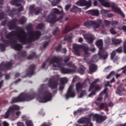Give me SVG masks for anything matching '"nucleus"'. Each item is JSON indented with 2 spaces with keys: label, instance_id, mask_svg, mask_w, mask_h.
I'll use <instances>...</instances> for the list:
<instances>
[{
  "label": "nucleus",
  "instance_id": "obj_1",
  "mask_svg": "<svg viewBox=\"0 0 126 126\" xmlns=\"http://www.w3.org/2000/svg\"><path fill=\"white\" fill-rule=\"evenodd\" d=\"M41 35V32H34L31 31L28 34L26 35V33L24 32L23 29H21L19 32H12L9 33L7 36V39H9L10 42H12L11 44V46L14 50L16 51H20L22 49V45L16 43V40H12V38L15 37L16 40L23 43V44H26L27 43H30L35 40H37Z\"/></svg>",
  "mask_w": 126,
  "mask_h": 126
},
{
  "label": "nucleus",
  "instance_id": "obj_2",
  "mask_svg": "<svg viewBox=\"0 0 126 126\" xmlns=\"http://www.w3.org/2000/svg\"><path fill=\"white\" fill-rule=\"evenodd\" d=\"M50 65L53 69H60V71L63 74L74 73L76 70V67L71 62L66 64L67 66L70 67V69L64 68V64H63L60 59L56 56H53L50 62Z\"/></svg>",
  "mask_w": 126,
  "mask_h": 126
},
{
  "label": "nucleus",
  "instance_id": "obj_3",
  "mask_svg": "<svg viewBox=\"0 0 126 126\" xmlns=\"http://www.w3.org/2000/svg\"><path fill=\"white\" fill-rule=\"evenodd\" d=\"M45 85H41L37 89V93L39 95L36 100L39 103H47L52 101L53 99V94L49 91H46Z\"/></svg>",
  "mask_w": 126,
  "mask_h": 126
},
{
  "label": "nucleus",
  "instance_id": "obj_4",
  "mask_svg": "<svg viewBox=\"0 0 126 126\" xmlns=\"http://www.w3.org/2000/svg\"><path fill=\"white\" fill-rule=\"evenodd\" d=\"M36 96V93L35 92H32L31 93H21L18 97H13L11 99V103H17V102H25L33 100Z\"/></svg>",
  "mask_w": 126,
  "mask_h": 126
},
{
  "label": "nucleus",
  "instance_id": "obj_5",
  "mask_svg": "<svg viewBox=\"0 0 126 126\" xmlns=\"http://www.w3.org/2000/svg\"><path fill=\"white\" fill-rule=\"evenodd\" d=\"M98 1L105 7H112L113 10H114L118 14H120L121 16L125 17V15L124 13L122 12L120 8H118V7L115 6V3L113 2H110V0H98Z\"/></svg>",
  "mask_w": 126,
  "mask_h": 126
},
{
  "label": "nucleus",
  "instance_id": "obj_6",
  "mask_svg": "<svg viewBox=\"0 0 126 126\" xmlns=\"http://www.w3.org/2000/svg\"><path fill=\"white\" fill-rule=\"evenodd\" d=\"M73 53L76 56H80V53H81V49H83L84 51V57H89L90 54L88 53V47L87 45L84 46H79L77 44H74L73 45Z\"/></svg>",
  "mask_w": 126,
  "mask_h": 126
},
{
  "label": "nucleus",
  "instance_id": "obj_7",
  "mask_svg": "<svg viewBox=\"0 0 126 126\" xmlns=\"http://www.w3.org/2000/svg\"><path fill=\"white\" fill-rule=\"evenodd\" d=\"M98 81H99V79H96L93 83L91 84L88 91L89 92H91V93L87 95L88 98L93 97V96L96 95V92H97V91H100V90H101V87H100L99 85H95V83L98 82Z\"/></svg>",
  "mask_w": 126,
  "mask_h": 126
},
{
  "label": "nucleus",
  "instance_id": "obj_8",
  "mask_svg": "<svg viewBox=\"0 0 126 126\" xmlns=\"http://www.w3.org/2000/svg\"><path fill=\"white\" fill-rule=\"evenodd\" d=\"M101 22H102L101 20L94 21H87V22H85L84 26L87 28H91V27L93 26L94 30H96L97 28H99V27L101 25Z\"/></svg>",
  "mask_w": 126,
  "mask_h": 126
},
{
  "label": "nucleus",
  "instance_id": "obj_9",
  "mask_svg": "<svg viewBox=\"0 0 126 126\" xmlns=\"http://www.w3.org/2000/svg\"><path fill=\"white\" fill-rule=\"evenodd\" d=\"M109 56V54L108 53H104V49H102L101 51H98V54L94 56L92 58V61L94 63H96L102 59V60H106L108 58Z\"/></svg>",
  "mask_w": 126,
  "mask_h": 126
},
{
  "label": "nucleus",
  "instance_id": "obj_10",
  "mask_svg": "<svg viewBox=\"0 0 126 126\" xmlns=\"http://www.w3.org/2000/svg\"><path fill=\"white\" fill-rule=\"evenodd\" d=\"M60 11L57 8H53L51 10L50 14L48 16L46 21L47 22L53 24L56 22V17L57 16L56 14H59Z\"/></svg>",
  "mask_w": 126,
  "mask_h": 126
},
{
  "label": "nucleus",
  "instance_id": "obj_11",
  "mask_svg": "<svg viewBox=\"0 0 126 126\" xmlns=\"http://www.w3.org/2000/svg\"><path fill=\"white\" fill-rule=\"evenodd\" d=\"M20 110V107L18 105H14L10 107L7 112L5 113V115L4 116L5 119H8L9 117H12L14 115V112L15 111Z\"/></svg>",
  "mask_w": 126,
  "mask_h": 126
},
{
  "label": "nucleus",
  "instance_id": "obj_12",
  "mask_svg": "<svg viewBox=\"0 0 126 126\" xmlns=\"http://www.w3.org/2000/svg\"><path fill=\"white\" fill-rule=\"evenodd\" d=\"M60 76L57 75L56 76H53L50 78L49 79V83L48 84V86L51 89H57L58 88V82L56 80L59 79Z\"/></svg>",
  "mask_w": 126,
  "mask_h": 126
},
{
  "label": "nucleus",
  "instance_id": "obj_13",
  "mask_svg": "<svg viewBox=\"0 0 126 126\" xmlns=\"http://www.w3.org/2000/svg\"><path fill=\"white\" fill-rule=\"evenodd\" d=\"M12 65V62H7L6 63H1L0 64V79L2 78L3 74L1 72L3 69H10Z\"/></svg>",
  "mask_w": 126,
  "mask_h": 126
},
{
  "label": "nucleus",
  "instance_id": "obj_14",
  "mask_svg": "<svg viewBox=\"0 0 126 126\" xmlns=\"http://www.w3.org/2000/svg\"><path fill=\"white\" fill-rule=\"evenodd\" d=\"M75 97V92L74 91V87L70 86L68 89L67 94L65 95L66 100L69 98H74Z\"/></svg>",
  "mask_w": 126,
  "mask_h": 126
},
{
  "label": "nucleus",
  "instance_id": "obj_15",
  "mask_svg": "<svg viewBox=\"0 0 126 126\" xmlns=\"http://www.w3.org/2000/svg\"><path fill=\"white\" fill-rule=\"evenodd\" d=\"M92 3V2H91V0L87 2V1L85 0H79L76 2V4L78 5V6H85V5H87L88 7L86 8V9H87V8L91 5Z\"/></svg>",
  "mask_w": 126,
  "mask_h": 126
},
{
  "label": "nucleus",
  "instance_id": "obj_16",
  "mask_svg": "<svg viewBox=\"0 0 126 126\" xmlns=\"http://www.w3.org/2000/svg\"><path fill=\"white\" fill-rule=\"evenodd\" d=\"M86 84H90V80L89 79L86 80V81L84 82L83 85L79 83H77L76 85V90L77 92L79 93V91H81V89H82V88H84L85 87L84 85H86Z\"/></svg>",
  "mask_w": 126,
  "mask_h": 126
},
{
  "label": "nucleus",
  "instance_id": "obj_17",
  "mask_svg": "<svg viewBox=\"0 0 126 126\" xmlns=\"http://www.w3.org/2000/svg\"><path fill=\"white\" fill-rule=\"evenodd\" d=\"M116 52L117 53H122V52H123V50H122V47H119L115 51H113L111 54V60H113V62L119 60V57L116 56Z\"/></svg>",
  "mask_w": 126,
  "mask_h": 126
},
{
  "label": "nucleus",
  "instance_id": "obj_18",
  "mask_svg": "<svg viewBox=\"0 0 126 126\" xmlns=\"http://www.w3.org/2000/svg\"><path fill=\"white\" fill-rule=\"evenodd\" d=\"M107 88H105L103 90V91H102L100 94V96H101V97H99L97 98V100L96 101V104H97V103H99V102H101V101L103 100V97H104V100L106 99V98H108V94H106V93L107 92Z\"/></svg>",
  "mask_w": 126,
  "mask_h": 126
},
{
  "label": "nucleus",
  "instance_id": "obj_19",
  "mask_svg": "<svg viewBox=\"0 0 126 126\" xmlns=\"http://www.w3.org/2000/svg\"><path fill=\"white\" fill-rule=\"evenodd\" d=\"M60 80L61 81V84L60 85V91H62L63 90V88L64 87V84H65V83H67V81H68V80L66 77L61 78H60Z\"/></svg>",
  "mask_w": 126,
  "mask_h": 126
},
{
  "label": "nucleus",
  "instance_id": "obj_20",
  "mask_svg": "<svg viewBox=\"0 0 126 126\" xmlns=\"http://www.w3.org/2000/svg\"><path fill=\"white\" fill-rule=\"evenodd\" d=\"M84 38L86 40H87L88 43L92 44L93 43V40H94V36L91 34H86L84 35Z\"/></svg>",
  "mask_w": 126,
  "mask_h": 126
},
{
  "label": "nucleus",
  "instance_id": "obj_21",
  "mask_svg": "<svg viewBox=\"0 0 126 126\" xmlns=\"http://www.w3.org/2000/svg\"><path fill=\"white\" fill-rule=\"evenodd\" d=\"M108 107H113V106H114V103H113V102H110L108 104V105H107V103H101L99 107L100 108V109H103V108H105V111H109V109L108 108Z\"/></svg>",
  "mask_w": 126,
  "mask_h": 126
},
{
  "label": "nucleus",
  "instance_id": "obj_22",
  "mask_svg": "<svg viewBox=\"0 0 126 126\" xmlns=\"http://www.w3.org/2000/svg\"><path fill=\"white\" fill-rule=\"evenodd\" d=\"M95 44L97 47L99 49V51L100 54V53L102 52V50H104V49H103V40L101 39L98 40L96 42Z\"/></svg>",
  "mask_w": 126,
  "mask_h": 126
},
{
  "label": "nucleus",
  "instance_id": "obj_23",
  "mask_svg": "<svg viewBox=\"0 0 126 126\" xmlns=\"http://www.w3.org/2000/svg\"><path fill=\"white\" fill-rule=\"evenodd\" d=\"M97 69V66L93 63H91L90 66H89V73H93V72L96 71V70Z\"/></svg>",
  "mask_w": 126,
  "mask_h": 126
},
{
  "label": "nucleus",
  "instance_id": "obj_24",
  "mask_svg": "<svg viewBox=\"0 0 126 126\" xmlns=\"http://www.w3.org/2000/svg\"><path fill=\"white\" fill-rule=\"evenodd\" d=\"M34 69H35V65H31L28 70L27 75H32V74H34Z\"/></svg>",
  "mask_w": 126,
  "mask_h": 126
},
{
  "label": "nucleus",
  "instance_id": "obj_25",
  "mask_svg": "<svg viewBox=\"0 0 126 126\" xmlns=\"http://www.w3.org/2000/svg\"><path fill=\"white\" fill-rule=\"evenodd\" d=\"M112 42L115 45H120L123 42L122 38H112Z\"/></svg>",
  "mask_w": 126,
  "mask_h": 126
},
{
  "label": "nucleus",
  "instance_id": "obj_26",
  "mask_svg": "<svg viewBox=\"0 0 126 126\" xmlns=\"http://www.w3.org/2000/svg\"><path fill=\"white\" fill-rule=\"evenodd\" d=\"M90 13L92 14V15H94V16H98L99 15V10H90Z\"/></svg>",
  "mask_w": 126,
  "mask_h": 126
},
{
  "label": "nucleus",
  "instance_id": "obj_27",
  "mask_svg": "<svg viewBox=\"0 0 126 126\" xmlns=\"http://www.w3.org/2000/svg\"><path fill=\"white\" fill-rule=\"evenodd\" d=\"M71 11H72V12H80L81 9L74 6L71 9Z\"/></svg>",
  "mask_w": 126,
  "mask_h": 126
},
{
  "label": "nucleus",
  "instance_id": "obj_28",
  "mask_svg": "<svg viewBox=\"0 0 126 126\" xmlns=\"http://www.w3.org/2000/svg\"><path fill=\"white\" fill-rule=\"evenodd\" d=\"M109 12H110V11L109 10H105V9H102L101 10V14H102V15L103 16H107L108 13H109Z\"/></svg>",
  "mask_w": 126,
  "mask_h": 126
},
{
  "label": "nucleus",
  "instance_id": "obj_29",
  "mask_svg": "<svg viewBox=\"0 0 126 126\" xmlns=\"http://www.w3.org/2000/svg\"><path fill=\"white\" fill-rule=\"evenodd\" d=\"M85 70V67H84V66L82 65L80 67V69L79 70V73L81 74V75L84 74V71Z\"/></svg>",
  "mask_w": 126,
  "mask_h": 126
},
{
  "label": "nucleus",
  "instance_id": "obj_30",
  "mask_svg": "<svg viewBox=\"0 0 126 126\" xmlns=\"http://www.w3.org/2000/svg\"><path fill=\"white\" fill-rule=\"evenodd\" d=\"M70 30H72V29L67 26L65 27V29L63 31V33L65 34L66 33H67L68 31H70Z\"/></svg>",
  "mask_w": 126,
  "mask_h": 126
},
{
  "label": "nucleus",
  "instance_id": "obj_31",
  "mask_svg": "<svg viewBox=\"0 0 126 126\" xmlns=\"http://www.w3.org/2000/svg\"><path fill=\"white\" fill-rule=\"evenodd\" d=\"M86 95H87L86 91H81L80 95L78 96V98H82V97H84V96H86Z\"/></svg>",
  "mask_w": 126,
  "mask_h": 126
},
{
  "label": "nucleus",
  "instance_id": "obj_32",
  "mask_svg": "<svg viewBox=\"0 0 126 126\" xmlns=\"http://www.w3.org/2000/svg\"><path fill=\"white\" fill-rule=\"evenodd\" d=\"M25 124L26 126H33V122L30 120H27L25 122Z\"/></svg>",
  "mask_w": 126,
  "mask_h": 126
},
{
  "label": "nucleus",
  "instance_id": "obj_33",
  "mask_svg": "<svg viewBox=\"0 0 126 126\" xmlns=\"http://www.w3.org/2000/svg\"><path fill=\"white\" fill-rule=\"evenodd\" d=\"M59 7L60 8V10H61V12H60V14H61V16H60V18L58 19V20H61V19H63L64 15L63 11V8L62 6H59Z\"/></svg>",
  "mask_w": 126,
  "mask_h": 126
},
{
  "label": "nucleus",
  "instance_id": "obj_34",
  "mask_svg": "<svg viewBox=\"0 0 126 126\" xmlns=\"http://www.w3.org/2000/svg\"><path fill=\"white\" fill-rule=\"evenodd\" d=\"M19 1H20V0H13L10 1V3H11V4H13L14 5H17V6H18V5H19V4H18Z\"/></svg>",
  "mask_w": 126,
  "mask_h": 126
},
{
  "label": "nucleus",
  "instance_id": "obj_35",
  "mask_svg": "<svg viewBox=\"0 0 126 126\" xmlns=\"http://www.w3.org/2000/svg\"><path fill=\"white\" fill-rule=\"evenodd\" d=\"M60 1H61V0H54L51 3L52 5H53V6H55V5H57V4L59 3Z\"/></svg>",
  "mask_w": 126,
  "mask_h": 126
},
{
  "label": "nucleus",
  "instance_id": "obj_36",
  "mask_svg": "<svg viewBox=\"0 0 126 126\" xmlns=\"http://www.w3.org/2000/svg\"><path fill=\"white\" fill-rule=\"evenodd\" d=\"M120 70H123L122 73L126 74V65L124 66L123 67L118 70V71H120Z\"/></svg>",
  "mask_w": 126,
  "mask_h": 126
},
{
  "label": "nucleus",
  "instance_id": "obj_37",
  "mask_svg": "<svg viewBox=\"0 0 126 126\" xmlns=\"http://www.w3.org/2000/svg\"><path fill=\"white\" fill-rule=\"evenodd\" d=\"M114 75H115V73L114 72V71H112V72H111L109 74V75H108L107 76L106 78H107V79H110V77H113V76H114Z\"/></svg>",
  "mask_w": 126,
  "mask_h": 126
},
{
  "label": "nucleus",
  "instance_id": "obj_38",
  "mask_svg": "<svg viewBox=\"0 0 126 126\" xmlns=\"http://www.w3.org/2000/svg\"><path fill=\"white\" fill-rule=\"evenodd\" d=\"M0 49L1 51H4L5 50V45L3 44L0 43Z\"/></svg>",
  "mask_w": 126,
  "mask_h": 126
},
{
  "label": "nucleus",
  "instance_id": "obj_39",
  "mask_svg": "<svg viewBox=\"0 0 126 126\" xmlns=\"http://www.w3.org/2000/svg\"><path fill=\"white\" fill-rule=\"evenodd\" d=\"M119 30H123L125 32H126V26H120L118 28Z\"/></svg>",
  "mask_w": 126,
  "mask_h": 126
},
{
  "label": "nucleus",
  "instance_id": "obj_40",
  "mask_svg": "<svg viewBox=\"0 0 126 126\" xmlns=\"http://www.w3.org/2000/svg\"><path fill=\"white\" fill-rule=\"evenodd\" d=\"M22 121H28V119L29 118L28 117H27L26 115H23L21 118Z\"/></svg>",
  "mask_w": 126,
  "mask_h": 126
},
{
  "label": "nucleus",
  "instance_id": "obj_41",
  "mask_svg": "<svg viewBox=\"0 0 126 126\" xmlns=\"http://www.w3.org/2000/svg\"><path fill=\"white\" fill-rule=\"evenodd\" d=\"M110 32L112 34H117V32H116V31H115V29H114V28H111L110 30Z\"/></svg>",
  "mask_w": 126,
  "mask_h": 126
},
{
  "label": "nucleus",
  "instance_id": "obj_42",
  "mask_svg": "<svg viewBox=\"0 0 126 126\" xmlns=\"http://www.w3.org/2000/svg\"><path fill=\"white\" fill-rule=\"evenodd\" d=\"M17 126H25V125H24V123L22 122H18L17 123Z\"/></svg>",
  "mask_w": 126,
  "mask_h": 126
},
{
  "label": "nucleus",
  "instance_id": "obj_43",
  "mask_svg": "<svg viewBox=\"0 0 126 126\" xmlns=\"http://www.w3.org/2000/svg\"><path fill=\"white\" fill-rule=\"evenodd\" d=\"M59 28L56 29L53 32V35H58V34H59Z\"/></svg>",
  "mask_w": 126,
  "mask_h": 126
},
{
  "label": "nucleus",
  "instance_id": "obj_44",
  "mask_svg": "<svg viewBox=\"0 0 126 126\" xmlns=\"http://www.w3.org/2000/svg\"><path fill=\"white\" fill-rule=\"evenodd\" d=\"M123 48H124V52L125 54H126V40L124 43Z\"/></svg>",
  "mask_w": 126,
  "mask_h": 126
},
{
  "label": "nucleus",
  "instance_id": "obj_45",
  "mask_svg": "<svg viewBox=\"0 0 126 126\" xmlns=\"http://www.w3.org/2000/svg\"><path fill=\"white\" fill-rule=\"evenodd\" d=\"M113 16H114V14L110 13V12L108 13L106 15V17H108V18H111V17H113Z\"/></svg>",
  "mask_w": 126,
  "mask_h": 126
},
{
  "label": "nucleus",
  "instance_id": "obj_46",
  "mask_svg": "<svg viewBox=\"0 0 126 126\" xmlns=\"http://www.w3.org/2000/svg\"><path fill=\"white\" fill-rule=\"evenodd\" d=\"M73 37V36L72 35V34H70L69 35L66 36L65 37V40H68V39H71V38H72Z\"/></svg>",
  "mask_w": 126,
  "mask_h": 126
},
{
  "label": "nucleus",
  "instance_id": "obj_47",
  "mask_svg": "<svg viewBox=\"0 0 126 126\" xmlns=\"http://www.w3.org/2000/svg\"><path fill=\"white\" fill-rule=\"evenodd\" d=\"M56 50L57 52H60V51H62V46L61 45H59L56 47Z\"/></svg>",
  "mask_w": 126,
  "mask_h": 126
},
{
  "label": "nucleus",
  "instance_id": "obj_48",
  "mask_svg": "<svg viewBox=\"0 0 126 126\" xmlns=\"http://www.w3.org/2000/svg\"><path fill=\"white\" fill-rule=\"evenodd\" d=\"M79 80V77L78 76H75L73 79V82H75V81H78Z\"/></svg>",
  "mask_w": 126,
  "mask_h": 126
},
{
  "label": "nucleus",
  "instance_id": "obj_49",
  "mask_svg": "<svg viewBox=\"0 0 126 126\" xmlns=\"http://www.w3.org/2000/svg\"><path fill=\"white\" fill-rule=\"evenodd\" d=\"M26 22V18L25 17H23L21 20V24H23L24 22Z\"/></svg>",
  "mask_w": 126,
  "mask_h": 126
},
{
  "label": "nucleus",
  "instance_id": "obj_50",
  "mask_svg": "<svg viewBox=\"0 0 126 126\" xmlns=\"http://www.w3.org/2000/svg\"><path fill=\"white\" fill-rule=\"evenodd\" d=\"M71 5H70V4H67V5H66L65 6V10L66 11H67V10H68V9H69V8H70V6H71Z\"/></svg>",
  "mask_w": 126,
  "mask_h": 126
},
{
  "label": "nucleus",
  "instance_id": "obj_51",
  "mask_svg": "<svg viewBox=\"0 0 126 126\" xmlns=\"http://www.w3.org/2000/svg\"><path fill=\"white\" fill-rule=\"evenodd\" d=\"M44 27V25L43 24H38L37 26L38 29H42Z\"/></svg>",
  "mask_w": 126,
  "mask_h": 126
},
{
  "label": "nucleus",
  "instance_id": "obj_52",
  "mask_svg": "<svg viewBox=\"0 0 126 126\" xmlns=\"http://www.w3.org/2000/svg\"><path fill=\"white\" fill-rule=\"evenodd\" d=\"M70 59L69 57L66 56L64 58V63H66V62H68V60Z\"/></svg>",
  "mask_w": 126,
  "mask_h": 126
},
{
  "label": "nucleus",
  "instance_id": "obj_53",
  "mask_svg": "<svg viewBox=\"0 0 126 126\" xmlns=\"http://www.w3.org/2000/svg\"><path fill=\"white\" fill-rule=\"evenodd\" d=\"M52 126V124L50 123H43L40 126Z\"/></svg>",
  "mask_w": 126,
  "mask_h": 126
},
{
  "label": "nucleus",
  "instance_id": "obj_54",
  "mask_svg": "<svg viewBox=\"0 0 126 126\" xmlns=\"http://www.w3.org/2000/svg\"><path fill=\"white\" fill-rule=\"evenodd\" d=\"M48 44H49V42H48V41L44 42L43 44V48H46V47H47L48 46Z\"/></svg>",
  "mask_w": 126,
  "mask_h": 126
},
{
  "label": "nucleus",
  "instance_id": "obj_55",
  "mask_svg": "<svg viewBox=\"0 0 126 126\" xmlns=\"http://www.w3.org/2000/svg\"><path fill=\"white\" fill-rule=\"evenodd\" d=\"M20 114H21V112L20 111H17L15 112V115L17 117H19V116H20Z\"/></svg>",
  "mask_w": 126,
  "mask_h": 126
},
{
  "label": "nucleus",
  "instance_id": "obj_56",
  "mask_svg": "<svg viewBox=\"0 0 126 126\" xmlns=\"http://www.w3.org/2000/svg\"><path fill=\"white\" fill-rule=\"evenodd\" d=\"M40 11H41V9H37V10H36L35 11V14L36 15H38V14L39 13V12H40Z\"/></svg>",
  "mask_w": 126,
  "mask_h": 126
},
{
  "label": "nucleus",
  "instance_id": "obj_57",
  "mask_svg": "<svg viewBox=\"0 0 126 126\" xmlns=\"http://www.w3.org/2000/svg\"><path fill=\"white\" fill-rule=\"evenodd\" d=\"M3 125L4 126H9V124H8V123H7L5 121H4L3 122Z\"/></svg>",
  "mask_w": 126,
  "mask_h": 126
},
{
  "label": "nucleus",
  "instance_id": "obj_58",
  "mask_svg": "<svg viewBox=\"0 0 126 126\" xmlns=\"http://www.w3.org/2000/svg\"><path fill=\"white\" fill-rule=\"evenodd\" d=\"M5 78L6 80H8V79L10 78V76L8 74L5 75Z\"/></svg>",
  "mask_w": 126,
  "mask_h": 126
},
{
  "label": "nucleus",
  "instance_id": "obj_59",
  "mask_svg": "<svg viewBox=\"0 0 126 126\" xmlns=\"http://www.w3.org/2000/svg\"><path fill=\"white\" fill-rule=\"evenodd\" d=\"M110 68H111V67L110 66H108L107 67H106L105 69H104V71H108V70H110Z\"/></svg>",
  "mask_w": 126,
  "mask_h": 126
},
{
  "label": "nucleus",
  "instance_id": "obj_60",
  "mask_svg": "<svg viewBox=\"0 0 126 126\" xmlns=\"http://www.w3.org/2000/svg\"><path fill=\"white\" fill-rule=\"evenodd\" d=\"M46 64H47V62L44 63L41 66L42 68H45Z\"/></svg>",
  "mask_w": 126,
  "mask_h": 126
},
{
  "label": "nucleus",
  "instance_id": "obj_61",
  "mask_svg": "<svg viewBox=\"0 0 126 126\" xmlns=\"http://www.w3.org/2000/svg\"><path fill=\"white\" fill-rule=\"evenodd\" d=\"M104 23H105V25H106V26H107V25H109V24H110V22H108L107 20H105Z\"/></svg>",
  "mask_w": 126,
  "mask_h": 126
},
{
  "label": "nucleus",
  "instance_id": "obj_62",
  "mask_svg": "<svg viewBox=\"0 0 126 126\" xmlns=\"http://www.w3.org/2000/svg\"><path fill=\"white\" fill-rule=\"evenodd\" d=\"M82 42H83V39L81 37L79 38L78 42L79 43H81Z\"/></svg>",
  "mask_w": 126,
  "mask_h": 126
},
{
  "label": "nucleus",
  "instance_id": "obj_63",
  "mask_svg": "<svg viewBox=\"0 0 126 126\" xmlns=\"http://www.w3.org/2000/svg\"><path fill=\"white\" fill-rule=\"evenodd\" d=\"M62 53H63L64 54L65 53V52H66V49L65 48H63L62 50H61Z\"/></svg>",
  "mask_w": 126,
  "mask_h": 126
},
{
  "label": "nucleus",
  "instance_id": "obj_64",
  "mask_svg": "<svg viewBox=\"0 0 126 126\" xmlns=\"http://www.w3.org/2000/svg\"><path fill=\"white\" fill-rule=\"evenodd\" d=\"M109 83H110L109 81L105 82V87H107V86H110V85H109Z\"/></svg>",
  "mask_w": 126,
  "mask_h": 126
}]
</instances>
